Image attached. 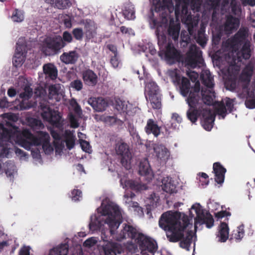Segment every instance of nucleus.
<instances>
[{"instance_id": "nucleus-9", "label": "nucleus", "mask_w": 255, "mask_h": 255, "mask_svg": "<svg viewBox=\"0 0 255 255\" xmlns=\"http://www.w3.org/2000/svg\"><path fill=\"white\" fill-rule=\"evenodd\" d=\"M192 209H195L196 217L195 218L194 228L196 230L198 225L205 224L208 228H211L213 225L214 220L212 215L209 212H205L199 204L197 206L193 205Z\"/></svg>"}, {"instance_id": "nucleus-47", "label": "nucleus", "mask_w": 255, "mask_h": 255, "mask_svg": "<svg viewBox=\"0 0 255 255\" xmlns=\"http://www.w3.org/2000/svg\"><path fill=\"white\" fill-rule=\"evenodd\" d=\"M227 109L225 106V103L222 101L218 104L217 108V112L219 115L221 116L224 118L227 114Z\"/></svg>"}, {"instance_id": "nucleus-30", "label": "nucleus", "mask_w": 255, "mask_h": 255, "mask_svg": "<svg viewBox=\"0 0 255 255\" xmlns=\"http://www.w3.org/2000/svg\"><path fill=\"white\" fill-rule=\"evenodd\" d=\"M229 228L225 222H222L219 227L217 236L219 238V241L225 242L229 238Z\"/></svg>"}, {"instance_id": "nucleus-57", "label": "nucleus", "mask_w": 255, "mask_h": 255, "mask_svg": "<svg viewBox=\"0 0 255 255\" xmlns=\"http://www.w3.org/2000/svg\"><path fill=\"white\" fill-rule=\"evenodd\" d=\"M200 90V84L199 83L197 82L195 83L194 87H191L189 94H194V95H199Z\"/></svg>"}, {"instance_id": "nucleus-39", "label": "nucleus", "mask_w": 255, "mask_h": 255, "mask_svg": "<svg viewBox=\"0 0 255 255\" xmlns=\"http://www.w3.org/2000/svg\"><path fill=\"white\" fill-rule=\"evenodd\" d=\"M200 115V112L198 108H189L187 112V117L192 123L196 122Z\"/></svg>"}, {"instance_id": "nucleus-5", "label": "nucleus", "mask_w": 255, "mask_h": 255, "mask_svg": "<svg viewBox=\"0 0 255 255\" xmlns=\"http://www.w3.org/2000/svg\"><path fill=\"white\" fill-rule=\"evenodd\" d=\"M35 94L40 97L38 107L41 111V117L44 121L47 122L53 127L59 129H63V123L61 122L62 117L60 113L52 110L49 106V102L41 98L46 94V91L42 88H37L35 90Z\"/></svg>"}, {"instance_id": "nucleus-17", "label": "nucleus", "mask_w": 255, "mask_h": 255, "mask_svg": "<svg viewBox=\"0 0 255 255\" xmlns=\"http://www.w3.org/2000/svg\"><path fill=\"white\" fill-rule=\"evenodd\" d=\"M88 103L97 112L105 111L108 106V102L102 97H91L88 99Z\"/></svg>"}, {"instance_id": "nucleus-59", "label": "nucleus", "mask_w": 255, "mask_h": 255, "mask_svg": "<svg viewBox=\"0 0 255 255\" xmlns=\"http://www.w3.org/2000/svg\"><path fill=\"white\" fill-rule=\"evenodd\" d=\"M80 143L83 150L85 152H89V150L91 147L89 142L85 140L80 139Z\"/></svg>"}, {"instance_id": "nucleus-60", "label": "nucleus", "mask_w": 255, "mask_h": 255, "mask_svg": "<svg viewBox=\"0 0 255 255\" xmlns=\"http://www.w3.org/2000/svg\"><path fill=\"white\" fill-rule=\"evenodd\" d=\"M120 30L123 34L134 35V32L132 28H128L125 26L120 27Z\"/></svg>"}, {"instance_id": "nucleus-2", "label": "nucleus", "mask_w": 255, "mask_h": 255, "mask_svg": "<svg viewBox=\"0 0 255 255\" xmlns=\"http://www.w3.org/2000/svg\"><path fill=\"white\" fill-rule=\"evenodd\" d=\"M172 0H153L152 4L148 15V22L152 29H155L158 44L161 47L166 43V36L163 31L167 25L168 17L173 11Z\"/></svg>"}, {"instance_id": "nucleus-18", "label": "nucleus", "mask_w": 255, "mask_h": 255, "mask_svg": "<svg viewBox=\"0 0 255 255\" xmlns=\"http://www.w3.org/2000/svg\"><path fill=\"white\" fill-rule=\"evenodd\" d=\"M121 185L123 188H129L132 190L139 191L147 189V186L144 184H140L138 181L132 180H125L124 183L123 179L120 180Z\"/></svg>"}, {"instance_id": "nucleus-6", "label": "nucleus", "mask_w": 255, "mask_h": 255, "mask_svg": "<svg viewBox=\"0 0 255 255\" xmlns=\"http://www.w3.org/2000/svg\"><path fill=\"white\" fill-rule=\"evenodd\" d=\"M66 45L62 37L59 35L48 36L43 42L42 50L46 55H52L58 53Z\"/></svg>"}, {"instance_id": "nucleus-4", "label": "nucleus", "mask_w": 255, "mask_h": 255, "mask_svg": "<svg viewBox=\"0 0 255 255\" xmlns=\"http://www.w3.org/2000/svg\"><path fill=\"white\" fill-rule=\"evenodd\" d=\"M15 142L26 150H29L33 145H42L45 153H49L53 150L50 143V136L46 132L40 131L37 137L28 129H24L16 133Z\"/></svg>"}, {"instance_id": "nucleus-38", "label": "nucleus", "mask_w": 255, "mask_h": 255, "mask_svg": "<svg viewBox=\"0 0 255 255\" xmlns=\"http://www.w3.org/2000/svg\"><path fill=\"white\" fill-rule=\"evenodd\" d=\"M50 3L54 7L62 9H66L71 5L69 0H50Z\"/></svg>"}, {"instance_id": "nucleus-1", "label": "nucleus", "mask_w": 255, "mask_h": 255, "mask_svg": "<svg viewBox=\"0 0 255 255\" xmlns=\"http://www.w3.org/2000/svg\"><path fill=\"white\" fill-rule=\"evenodd\" d=\"M190 221L184 213L169 211L161 215L159 226L166 231V237L169 242L176 243L181 241L180 247L188 251L192 242V233L188 231L184 238V231L190 224Z\"/></svg>"}, {"instance_id": "nucleus-64", "label": "nucleus", "mask_w": 255, "mask_h": 255, "mask_svg": "<svg viewBox=\"0 0 255 255\" xmlns=\"http://www.w3.org/2000/svg\"><path fill=\"white\" fill-rule=\"evenodd\" d=\"M230 215L231 213L230 212L226 211H221L215 214V217L219 219Z\"/></svg>"}, {"instance_id": "nucleus-32", "label": "nucleus", "mask_w": 255, "mask_h": 255, "mask_svg": "<svg viewBox=\"0 0 255 255\" xmlns=\"http://www.w3.org/2000/svg\"><path fill=\"white\" fill-rule=\"evenodd\" d=\"M147 101H149L152 108L154 109H160L161 108V97L160 94L145 97Z\"/></svg>"}, {"instance_id": "nucleus-51", "label": "nucleus", "mask_w": 255, "mask_h": 255, "mask_svg": "<svg viewBox=\"0 0 255 255\" xmlns=\"http://www.w3.org/2000/svg\"><path fill=\"white\" fill-rule=\"evenodd\" d=\"M115 106L116 109L120 112H125L127 110V105L125 102L120 99L116 100Z\"/></svg>"}, {"instance_id": "nucleus-49", "label": "nucleus", "mask_w": 255, "mask_h": 255, "mask_svg": "<svg viewBox=\"0 0 255 255\" xmlns=\"http://www.w3.org/2000/svg\"><path fill=\"white\" fill-rule=\"evenodd\" d=\"M74 37L77 40H81L83 37L84 32L81 28H75L72 30Z\"/></svg>"}, {"instance_id": "nucleus-50", "label": "nucleus", "mask_w": 255, "mask_h": 255, "mask_svg": "<svg viewBox=\"0 0 255 255\" xmlns=\"http://www.w3.org/2000/svg\"><path fill=\"white\" fill-rule=\"evenodd\" d=\"M150 168L148 164L143 165L142 163H140L139 167V174L142 176L148 175L150 172Z\"/></svg>"}, {"instance_id": "nucleus-27", "label": "nucleus", "mask_w": 255, "mask_h": 255, "mask_svg": "<svg viewBox=\"0 0 255 255\" xmlns=\"http://www.w3.org/2000/svg\"><path fill=\"white\" fill-rule=\"evenodd\" d=\"M83 79L85 83L89 86H95L98 82L97 75L91 70L88 69L83 73Z\"/></svg>"}, {"instance_id": "nucleus-52", "label": "nucleus", "mask_w": 255, "mask_h": 255, "mask_svg": "<svg viewBox=\"0 0 255 255\" xmlns=\"http://www.w3.org/2000/svg\"><path fill=\"white\" fill-rule=\"evenodd\" d=\"M245 235L244 226L241 225L238 227L236 233H235V238L237 240H241Z\"/></svg>"}, {"instance_id": "nucleus-36", "label": "nucleus", "mask_w": 255, "mask_h": 255, "mask_svg": "<svg viewBox=\"0 0 255 255\" xmlns=\"http://www.w3.org/2000/svg\"><path fill=\"white\" fill-rule=\"evenodd\" d=\"M13 131L11 129H8L2 124L0 125V140H8L13 136Z\"/></svg>"}, {"instance_id": "nucleus-28", "label": "nucleus", "mask_w": 255, "mask_h": 255, "mask_svg": "<svg viewBox=\"0 0 255 255\" xmlns=\"http://www.w3.org/2000/svg\"><path fill=\"white\" fill-rule=\"evenodd\" d=\"M254 65L250 62L245 66L242 70V72L240 76V79L241 81L244 82H249L251 80V77L253 75L254 71Z\"/></svg>"}, {"instance_id": "nucleus-45", "label": "nucleus", "mask_w": 255, "mask_h": 255, "mask_svg": "<svg viewBox=\"0 0 255 255\" xmlns=\"http://www.w3.org/2000/svg\"><path fill=\"white\" fill-rule=\"evenodd\" d=\"M11 19L14 22H21L24 19L23 12L20 10L15 9L12 13Z\"/></svg>"}, {"instance_id": "nucleus-55", "label": "nucleus", "mask_w": 255, "mask_h": 255, "mask_svg": "<svg viewBox=\"0 0 255 255\" xmlns=\"http://www.w3.org/2000/svg\"><path fill=\"white\" fill-rule=\"evenodd\" d=\"M202 100L204 103L207 105L212 104L213 99L210 95H205L202 91Z\"/></svg>"}, {"instance_id": "nucleus-23", "label": "nucleus", "mask_w": 255, "mask_h": 255, "mask_svg": "<svg viewBox=\"0 0 255 255\" xmlns=\"http://www.w3.org/2000/svg\"><path fill=\"white\" fill-rule=\"evenodd\" d=\"M144 129L147 134L152 133L155 137H157L160 133V127L157 125L156 121L151 119L147 121Z\"/></svg>"}, {"instance_id": "nucleus-29", "label": "nucleus", "mask_w": 255, "mask_h": 255, "mask_svg": "<svg viewBox=\"0 0 255 255\" xmlns=\"http://www.w3.org/2000/svg\"><path fill=\"white\" fill-rule=\"evenodd\" d=\"M202 83L206 87L212 88L214 87V79L209 70H206L202 72L200 76Z\"/></svg>"}, {"instance_id": "nucleus-40", "label": "nucleus", "mask_w": 255, "mask_h": 255, "mask_svg": "<svg viewBox=\"0 0 255 255\" xmlns=\"http://www.w3.org/2000/svg\"><path fill=\"white\" fill-rule=\"evenodd\" d=\"M188 97L186 98V102L189 108H198L197 106L200 100L199 95L188 94Z\"/></svg>"}, {"instance_id": "nucleus-3", "label": "nucleus", "mask_w": 255, "mask_h": 255, "mask_svg": "<svg viewBox=\"0 0 255 255\" xmlns=\"http://www.w3.org/2000/svg\"><path fill=\"white\" fill-rule=\"evenodd\" d=\"M98 210L101 214V217L91 220L89 225L90 230L92 231L102 230L104 225L107 224L111 235H114L122 222V215L119 207L113 203L106 205L102 204Z\"/></svg>"}, {"instance_id": "nucleus-15", "label": "nucleus", "mask_w": 255, "mask_h": 255, "mask_svg": "<svg viewBox=\"0 0 255 255\" xmlns=\"http://www.w3.org/2000/svg\"><path fill=\"white\" fill-rule=\"evenodd\" d=\"M125 226L121 230L120 233L118 234L116 236V240L119 241H121L124 239H130L134 240L136 242V238L139 234V232L136 229L131 225L124 224Z\"/></svg>"}, {"instance_id": "nucleus-48", "label": "nucleus", "mask_w": 255, "mask_h": 255, "mask_svg": "<svg viewBox=\"0 0 255 255\" xmlns=\"http://www.w3.org/2000/svg\"><path fill=\"white\" fill-rule=\"evenodd\" d=\"M75 138L72 134H69L67 135L65 139V143L67 148L71 150L75 145Z\"/></svg>"}, {"instance_id": "nucleus-42", "label": "nucleus", "mask_w": 255, "mask_h": 255, "mask_svg": "<svg viewBox=\"0 0 255 255\" xmlns=\"http://www.w3.org/2000/svg\"><path fill=\"white\" fill-rule=\"evenodd\" d=\"M48 91V97L49 99H55L56 101H59V89L55 85L50 86Z\"/></svg>"}, {"instance_id": "nucleus-12", "label": "nucleus", "mask_w": 255, "mask_h": 255, "mask_svg": "<svg viewBox=\"0 0 255 255\" xmlns=\"http://www.w3.org/2000/svg\"><path fill=\"white\" fill-rule=\"evenodd\" d=\"M162 52L164 55L165 60L170 63L179 61L181 57L180 52L170 42L165 46V50L160 51V56Z\"/></svg>"}, {"instance_id": "nucleus-44", "label": "nucleus", "mask_w": 255, "mask_h": 255, "mask_svg": "<svg viewBox=\"0 0 255 255\" xmlns=\"http://www.w3.org/2000/svg\"><path fill=\"white\" fill-rule=\"evenodd\" d=\"M33 94L32 88L29 86H25L24 91L19 94V97L22 99V102L30 99Z\"/></svg>"}, {"instance_id": "nucleus-56", "label": "nucleus", "mask_w": 255, "mask_h": 255, "mask_svg": "<svg viewBox=\"0 0 255 255\" xmlns=\"http://www.w3.org/2000/svg\"><path fill=\"white\" fill-rule=\"evenodd\" d=\"M62 38L65 43H66V42L70 43L73 40V37L71 34L67 31L63 32Z\"/></svg>"}, {"instance_id": "nucleus-20", "label": "nucleus", "mask_w": 255, "mask_h": 255, "mask_svg": "<svg viewBox=\"0 0 255 255\" xmlns=\"http://www.w3.org/2000/svg\"><path fill=\"white\" fill-rule=\"evenodd\" d=\"M154 151L157 158L166 161L170 156V151L166 146L162 144H155L153 147Z\"/></svg>"}, {"instance_id": "nucleus-7", "label": "nucleus", "mask_w": 255, "mask_h": 255, "mask_svg": "<svg viewBox=\"0 0 255 255\" xmlns=\"http://www.w3.org/2000/svg\"><path fill=\"white\" fill-rule=\"evenodd\" d=\"M169 76L174 85L179 89L180 94L187 97L191 89L190 80L186 77H181L177 69L169 70Z\"/></svg>"}, {"instance_id": "nucleus-54", "label": "nucleus", "mask_w": 255, "mask_h": 255, "mask_svg": "<svg viewBox=\"0 0 255 255\" xmlns=\"http://www.w3.org/2000/svg\"><path fill=\"white\" fill-rule=\"evenodd\" d=\"M71 196L73 200L78 201L79 198L82 197V192L79 189H74L71 192Z\"/></svg>"}, {"instance_id": "nucleus-8", "label": "nucleus", "mask_w": 255, "mask_h": 255, "mask_svg": "<svg viewBox=\"0 0 255 255\" xmlns=\"http://www.w3.org/2000/svg\"><path fill=\"white\" fill-rule=\"evenodd\" d=\"M184 61L186 65L193 68L201 66L204 63L202 51L195 44H191L186 53Z\"/></svg>"}, {"instance_id": "nucleus-37", "label": "nucleus", "mask_w": 255, "mask_h": 255, "mask_svg": "<svg viewBox=\"0 0 255 255\" xmlns=\"http://www.w3.org/2000/svg\"><path fill=\"white\" fill-rule=\"evenodd\" d=\"M180 30L179 24L170 25L168 29V35L175 41L178 39Z\"/></svg>"}, {"instance_id": "nucleus-61", "label": "nucleus", "mask_w": 255, "mask_h": 255, "mask_svg": "<svg viewBox=\"0 0 255 255\" xmlns=\"http://www.w3.org/2000/svg\"><path fill=\"white\" fill-rule=\"evenodd\" d=\"M175 0L176 1V4L175 6H173V11L174 10L175 11V16L177 17L180 13V5L181 4V0Z\"/></svg>"}, {"instance_id": "nucleus-22", "label": "nucleus", "mask_w": 255, "mask_h": 255, "mask_svg": "<svg viewBox=\"0 0 255 255\" xmlns=\"http://www.w3.org/2000/svg\"><path fill=\"white\" fill-rule=\"evenodd\" d=\"M251 43L250 41H246L243 44L241 49L237 53L239 61L242 59L247 60L249 59L251 56Z\"/></svg>"}, {"instance_id": "nucleus-31", "label": "nucleus", "mask_w": 255, "mask_h": 255, "mask_svg": "<svg viewBox=\"0 0 255 255\" xmlns=\"http://www.w3.org/2000/svg\"><path fill=\"white\" fill-rule=\"evenodd\" d=\"M158 86L155 82L149 81L145 85L144 89L145 96H149L159 94Z\"/></svg>"}, {"instance_id": "nucleus-34", "label": "nucleus", "mask_w": 255, "mask_h": 255, "mask_svg": "<svg viewBox=\"0 0 255 255\" xmlns=\"http://www.w3.org/2000/svg\"><path fill=\"white\" fill-rule=\"evenodd\" d=\"M85 34L87 38L90 39L96 35V31L91 20L86 19L84 22Z\"/></svg>"}, {"instance_id": "nucleus-14", "label": "nucleus", "mask_w": 255, "mask_h": 255, "mask_svg": "<svg viewBox=\"0 0 255 255\" xmlns=\"http://www.w3.org/2000/svg\"><path fill=\"white\" fill-rule=\"evenodd\" d=\"M116 151L117 154L122 156V164L128 169L129 166V161L130 159L128 145L124 142L118 143L116 146Z\"/></svg>"}, {"instance_id": "nucleus-58", "label": "nucleus", "mask_w": 255, "mask_h": 255, "mask_svg": "<svg viewBox=\"0 0 255 255\" xmlns=\"http://www.w3.org/2000/svg\"><path fill=\"white\" fill-rule=\"evenodd\" d=\"M225 106L227 109V110L230 112H232L233 111L234 108V104L233 101L232 99L227 98L225 101Z\"/></svg>"}, {"instance_id": "nucleus-24", "label": "nucleus", "mask_w": 255, "mask_h": 255, "mask_svg": "<svg viewBox=\"0 0 255 255\" xmlns=\"http://www.w3.org/2000/svg\"><path fill=\"white\" fill-rule=\"evenodd\" d=\"M78 54L76 51L64 52L60 57V60L66 64H74L78 58Z\"/></svg>"}, {"instance_id": "nucleus-33", "label": "nucleus", "mask_w": 255, "mask_h": 255, "mask_svg": "<svg viewBox=\"0 0 255 255\" xmlns=\"http://www.w3.org/2000/svg\"><path fill=\"white\" fill-rule=\"evenodd\" d=\"M16 53L13 58L12 62L14 66L19 67L23 62V59L22 57L23 54L22 46H19L18 43H16Z\"/></svg>"}, {"instance_id": "nucleus-63", "label": "nucleus", "mask_w": 255, "mask_h": 255, "mask_svg": "<svg viewBox=\"0 0 255 255\" xmlns=\"http://www.w3.org/2000/svg\"><path fill=\"white\" fill-rule=\"evenodd\" d=\"M97 243L95 239L93 238L87 239L84 243V246L86 247H91L94 246Z\"/></svg>"}, {"instance_id": "nucleus-10", "label": "nucleus", "mask_w": 255, "mask_h": 255, "mask_svg": "<svg viewBox=\"0 0 255 255\" xmlns=\"http://www.w3.org/2000/svg\"><path fill=\"white\" fill-rule=\"evenodd\" d=\"M135 242L138 245L142 254H144V252L147 251L153 255L157 250L156 242L150 237H147L142 233H139L136 238Z\"/></svg>"}, {"instance_id": "nucleus-16", "label": "nucleus", "mask_w": 255, "mask_h": 255, "mask_svg": "<svg viewBox=\"0 0 255 255\" xmlns=\"http://www.w3.org/2000/svg\"><path fill=\"white\" fill-rule=\"evenodd\" d=\"M101 238L104 242L102 246L104 255H117V252L118 251V244L108 241L107 237L103 233Z\"/></svg>"}, {"instance_id": "nucleus-26", "label": "nucleus", "mask_w": 255, "mask_h": 255, "mask_svg": "<svg viewBox=\"0 0 255 255\" xmlns=\"http://www.w3.org/2000/svg\"><path fill=\"white\" fill-rule=\"evenodd\" d=\"M162 189L164 191L169 194L177 192L176 186L174 184V181L171 177L164 178L162 180Z\"/></svg>"}, {"instance_id": "nucleus-25", "label": "nucleus", "mask_w": 255, "mask_h": 255, "mask_svg": "<svg viewBox=\"0 0 255 255\" xmlns=\"http://www.w3.org/2000/svg\"><path fill=\"white\" fill-rule=\"evenodd\" d=\"M43 71L46 77L50 79L55 80L58 76V70L56 67L52 63H49L44 64Z\"/></svg>"}, {"instance_id": "nucleus-35", "label": "nucleus", "mask_w": 255, "mask_h": 255, "mask_svg": "<svg viewBox=\"0 0 255 255\" xmlns=\"http://www.w3.org/2000/svg\"><path fill=\"white\" fill-rule=\"evenodd\" d=\"M204 28L201 27L198 31L197 36L195 37L196 42L202 48H204L208 41V37L205 34Z\"/></svg>"}, {"instance_id": "nucleus-62", "label": "nucleus", "mask_w": 255, "mask_h": 255, "mask_svg": "<svg viewBox=\"0 0 255 255\" xmlns=\"http://www.w3.org/2000/svg\"><path fill=\"white\" fill-rule=\"evenodd\" d=\"M181 44L183 46L185 47L187 45L188 43H189L191 41V38L189 36V35H183L181 34Z\"/></svg>"}, {"instance_id": "nucleus-41", "label": "nucleus", "mask_w": 255, "mask_h": 255, "mask_svg": "<svg viewBox=\"0 0 255 255\" xmlns=\"http://www.w3.org/2000/svg\"><path fill=\"white\" fill-rule=\"evenodd\" d=\"M3 172H4L7 176L11 177L13 176L15 166L11 161L3 163Z\"/></svg>"}, {"instance_id": "nucleus-43", "label": "nucleus", "mask_w": 255, "mask_h": 255, "mask_svg": "<svg viewBox=\"0 0 255 255\" xmlns=\"http://www.w3.org/2000/svg\"><path fill=\"white\" fill-rule=\"evenodd\" d=\"M123 14L125 17L128 20L134 19L135 18L134 8L132 5L125 6L123 10Z\"/></svg>"}, {"instance_id": "nucleus-46", "label": "nucleus", "mask_w": 255, "mask_h": 255, "mask_svg": "<svg viewBox=\"0 0 255 255\" xmlns=\"http://www.w3.org/2000/svg\"><path fill=\"white\" fill-rule=\"evenodd\" d=\"M28 122L30 126L33 128L40 129L44 128V125L40 120L31 118L29 120Z\"/></svg>"}, {"instance_id": "nucleus-21", "label": "nucleus", "mask_w": 255, "mask_h": 255, "mask_svg": "<svg viewBox=\"0 0 255 255\" xmlns=\"http://www.w3.org/2000/svg\"><path fill=\"white\" fill-rule=\"evenodd\" d=\"M215 120V117L210 111H206L203 112L201 125L203 128L206 130L210 131L213 126V123Z\"/></svg>"}, {"instance_id": "nucleus-19", "label": "nucleus", "mask_w": 255, "mask_h": 255, "mask_svg": "<svg viewBox=\"0 0 255 255\" xmlns=\"http://www.w3.org/2000/svg\"><path fill=\"white\" fill-rule=\"evenodd\" d=\"M213 172L215 174V180L219 184H222L225 179L226 169L220 163L215 162L213 164Z\"/></svg>"}, {"instance_id": "nucleus-13", "label": "nucleus", "mask_w": 255, "mask_h": 255, "mask_svg": "<svg viewBox=\"0 0 255 255\" xmlns=\"http://www.w3.org/2000/svg\"><path fill=\"white\" fill-rule=\"evenodd\" d=\"M240 25L239 18L231 15L227 14L225 16V20L221 26L222 29L226 34H230L236 31Z\"/></svg>"}, {"instance_id": "nucleus-11", "label": "nucleus", "mask_w": 255, "mask_h": 255, "mask_svg": "<svg viewBox=\"0 0 255 255\" xmlns=\"http://www.w3.org/2000/svg\"><path fill=\"white\" fill-rule=\"evenodd\" d=\"M249 29L246 27H241L238 32L228 40V44L233 50L238 51L242 44L246 41Z\"/></svg>"}, {"instance_id": "nucleus-53", "label": "nucleus", "mask_w": 255, "mask_h": 255, "mask_svg": "<svg viewBox=\"0 0 255 255\" xmlns=\"http://www.w3.org/2000/svg\"><path fill=\"white\" fill-rule=\"evenodd\" d=\"M70 86L77 91H80L83 88V83L80 80L77 79L72 81L70 84Z\"/></svg>"}]
</instances>
